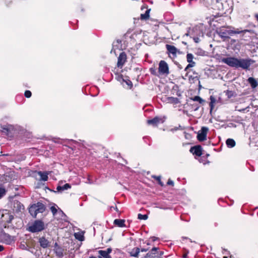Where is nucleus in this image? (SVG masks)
<instances>
[{"label": "nucleus", "instance_id": "nucleus-23", "mask_svg": "<svg viewBox=\"0 0 258 258\" xmlns=\"http://www.w3.org/2000/svg\"><path fill=\"white\" fill-rule=\"evenodd\" d=\"M37 173L40 176V180H43L44 181H46L48 180V174L46 172H43L42 171H38Z\"/></svg>", "mask_w": 258, "mask_h": 258}, {"label": "nucleus", "instance_id": "nucleus-50", "mask_svg": "<svg viewBox=\"0 0 258 258\" xmlns=\"http://www.w3.org/2000/svg\"><path fill=\"white\" fill-rule=\"evenodd\" d=\"M255 17L256 18V19L258 20V14H255Z\"/></svg>", "mask_w": 258, "mask_h": 258}, {"label": "nucleus", "instance_id": "nucleus-39", "mask_svg": "<svg viewBox=\"0 0 258 258\" xmlns=\"http://www.w3.org/2000/svg\"><path fill=\"white\" fill-rule=\"evenodd\" d=\"M158 250H159V249L157 250V251L156 252V255H159L160 257H161V256L162 255H163V254H164V251H159Z\"/></svg>", "mask_w": 258, "mask_h": 258}, {"label": "nucleus", "instance_id": "nucleus-17", "mask_svg": "<svg viewBox=\"0 0 258 258\" xmlns=\"http://www.w3.org/2000/svg\"><path fill=\"white\" fill-rule=\"evenodd\" d=\"M140 252V248L137 247H135L132 249L131 251H128V253L130 256L138 258Z\"/></svg>", "mask_w": 258, "mask_h": 258}, {"label": "nucleus", "instance_id": "nucleus-35", "mask_svg": "<svg viewBox=\"0 0 258 258\" xmlns=\"http://www.w3.org/2000/svg\"><path fill=\"white\" fill-rule=\"evenodd\" d=\"M6 193V189L3 187H0V199H1L4 195H5Z\"/></svg>", "mask_w": 258, "mask_h": 258}, {"label": "nucleus", "instance_id": "nucleus-16", "mask_svg": "<svg viewBox=\"0 0 258 258\" xmlns=\"http://www.w3.org/2000/svg\"><path fill=\"white\" fill-rule=\"evenodd\" d=\"M166 48L169 54H172L173 56L176 55L178 50L174 46L166 44Z\"/></svg>", "mask_w": 258, "mask_h": 258}, {"label": "nucleus", "instance_id": "nucleus-24", "mask_svg": "<svg viewBox=\"0 0 258 258\" xmlns=\"http://www.w3.org/2000/svg\"><path fill=\"white\" fill-rule=\"evenodd\" d=\"M226 144L228 148H233L235 145L236 143L235 141L232 139H228L226 141Z\"/></svg>", "mask_w": 258, "mask_h": 258}, {"label": "nucleus", "instance_id": "nucleus-46", "mask_svg": "<svg viewBox=\"0 0 258 258\" xmlns=\"http://www.w3.org/2000/svg\"><path fill=\"white\" fill-rule=\"evenodd\" d=\"M3 132L5 133H8L9 132V129L7 127L3 128Z\"/></svg>", "mask_w": 258, "mask_h": 258}, {"label": "nucleus", "instance_id": "nucleus-19", "mask_svg": "<svg viewBox=\"0 0 258 258\" xmlns=\"http://www.w3.org/2000/svg\"><path fill=\"white\" fill-rule=\"evenodd\" d=\"M84 232L81 231V232H78L75 233L74 236L76 239L80 241H83L85 240V237L84 236Z\"/></svg>", "mask_w": 258, "mask_h": 258}, {"label": "nucleus", "instance_id": "nucleus-21", "mask_svg": "<svg viewBox=\"0 0 258 258\" xmlns=\"http://www.w3.org/2000/svg\"><path fill=\"white\" fill-rule=\"evenodd\" d=\"M98 253L99 254L98 258H112L111 255L108 254L105 250H100L98 251Z\"/></svg>", "mask_w": 258, "mask_h": 258}, {"label": "nucleus", "instance_id": "nucleus-40", "mask_svg": "<svg viewBox=\"0 0 258 258\" xmlns=\"http://www.w3.org/2000/svg\"><path fill=\"white\" fill-rule=\"evenodd\" d=\"M167 184L168 185H171V186H174V182L170 179H169L167 182Z\"/></svg>", "mask_w": 258, "mask_h": 258}, {"label": "nucleus", "instance_id": "nucleus-1", "mask_svg": "<svg viewBox=\"0 0 258 258\" xmlns=\"http://www.w3.org/2000/svg\"><path fill=\"white\" fill-rule=\"evenodd\" d=\"M222 62L231 67L240 68L244 70L248 69L251 64L250 60L248 59H238L234 57L223 58Z\"/></svg>", "mask_w": 258, "mask_h": 258}, {"label": "nucleus", "instance_id": "nucleus-36", "mask_svg": "<svg viewBox=\"0 0 258 258\" xmlns=\"http://www.w3.org/2000/svg\"><path fill=\"white\" fill-rule=\"evenodd\" d=\"M31 95H32V93L30 91H29V90L25 91V92L24 93V96L25 97L29 98L31 97Z\"/></svg>", "mask_w": 258, "mask_h": 258}, {"label": "nucleus", "instance_id": "nucleus-43", "mask_svg": "<svg viewBox=\"0 0 258 258\" xmlns=\"http://www.w3.org/2000/svg\"><path fill=\"white\" fill-rule=\"evenodd\" d=\"M112 248H108L106 250H105L106 253H107L108 254H109L112 252Z\"/></svg>", "mask_w": 258, "mask_h": 258}, {"label": "nucleus", "instance_id": "nucleus-9", "mask_svg": "<svg viewBox=\"0 0 258 258\" xmlns=\"http://www.w3.org/2000/svg\"><path fill=\"white\" fill-rule=\"evenodd\" d=\"M208 132V128L207 127H202L201 132L197 135V139L200 142H203L207 139V135Z\"/></svg>", "mask_w": 258, "mask_h": 258}, {"label": "nucleus", "instance_id": "nucleus-6", "mask_svg": "<svg viewBox=\"0 0 258 258\" xmlns=\"http://www.w3.org/2000/svg\"><path fill=\"white\" fill-rule=\"evenodd\" d=\"M189 151L194 155L196 159H199L203 154V148L201 145L191 147Z\"/></svg>", "mask_w": 258, "mask_h": 258}, {"label": "nucleus", "instance_id": "nucleus-51", "mask_svg": "<svg viewBox=\"0 0 258 258\" xmlns=\"http://www.w3.org/2000/svg\"><path fill=\"white\" fill-rule=\"evenodd\" d=\"M89 258H96V257L95 256H92L89 257Z\"/></svg>", "mask_w": 258, "mask_h": 258}, {"label": "nucleus", "instance_id": "nucleus-3", "mask_svg": "<svg viewBox=\"0 0 258 258\" xmlns=\"http://www.w3.org/2000/svg\"><path fill=\"white\" fill-rule=\"evenodd\" d=\"M45 228L44 223L41 220L34 221L32 224L29 226L28 230L32 233H36L43 231Z\"/></svg>", "mask_w": 258, "mask_h": 258}, {"label": "nucleus", "instance_id": "nucleus-31", "mask_svg": "<svg viewBox=\"0 0 258 258\" xmlns=\"http://www.w3.org/2000/svg\"><path fill=\"white\" fill-rule=\"evenodd\" d=\"M210 100L211 101L210 102L209 106L210 107L211 111H212L214 108V103L215 102L216 100L213 96H211Z\"/></svg>", "mask_w": 258, "mask_h": 258}, {"label": "nucleus", "instance_id": "nucleus-15", "mask_svg": "<svg viewBox=\"0 0 258 258\" xmlns=\"http://www.w3.org/2000/svg\"><path fill=\"white\" fill-rule=\"evenodd\" d=\"M54 252L56 254V255L59 257L61 258L63 256V249L59 246L56 242L54 244Z\"/></svg>", "mask_w": 258, "mask_h": 258}, {"label": "nucleus", "instance_id": "nucleus-49", "mask_svg": "<svg viewBox=\"0 0 258 258\" xmlns=\"http://www.w3.org/2000/svg\"><path fill=\"white\" fill-rule=\"evenodd\" d=\"M204 156H206V158L207 159L208 157L209 156H210V154H206V155H205Z\"/></svg>", "mask_w": 258, "mask_h": 258}, {"label": "nucleus", "instance_id": "nucleus-33", "mask_svg": "<svg viewBox=\"0 0 258 258\" xmlns=\"http://www.w3.org/2000/svg\"><path fill=\"white\" fill-rule=\"evenodd\" d=\"M249 146L251 148H254V147H256L257 146L256 142L254 140V139L251 140L250 138Z\"/></svg>", "mask_w": 258, "mask_h": 258}, {"label": "nucleus", "instance_id": "nucleus-27", "mask_svg": "<svg viewBox=\"0 0 258 258\" xmlns=\"http://www.w3.org/2000/svg\"><path fill=\"white\" fill-rule=\"evenodd\" d=\"M224 92L225 93L226 96L229 99L231 98L236 96L235 93L233 91L227 90L224 91Z\"/></svg>", "mask_w": 258, "mask_h": 258}, {"label": "nucleus", "instance_id": "nucleus-37", "mask_svg": "<svg viewBox=\"0 0 258 258\" xmlns=\"http://www.w3.org/2000/svg\"><path fill=\"white\" fill-rule=\"evenodd\" d=\"M50 210L53 215H55L57 212V210L54 206H51L50 207Z\"/></svg>", "mask_w": 258, "mask_h": 258}, {"label": "nucleus", "instance_id": "nucleus-47", "mask_svg": "<svg viewBox=\"0 0 258 258\" xmlns=\"http://www.w3.org/2000/svg\"><path fill=\"white\" fill-rule=\"evenodd\" d=\"M4 249V247L3 245H0V252Z\"/></svg>", "mask_w": 258, "mask_h": 258}, {"label": "nucleus", "instance_id": "nucleus-41", "mask_svg": "<svg viewBox=\"0 0 258 258\" xmlns=\"http://www.w3.org/2000/svg\"><path fill=\"white\" fill-rule=\"evenodd\" d=\"M149 250V247H147V248L143 247V248H140V251H141V252H146V251H148Z\"/></svg>", "mask_w": 258, "mask_h": 258}, {"label": "nucleus", "instance_id": "nucleus-2", "mask_svg": "<svg viewBox=\"0 0 258 258\" xmlns=\"http://www.w3.org/2000/svg\"><path fill=\"white\" fill-rule=\"evenodd\" d=\"M45 209V206L42 203L38 202L30 207L29 212L33 217L36 218L38 213H43Z\"/></svg>", "mask_w": 258, "mask_h": 258}, {"label": "nucleus", "instance_id": "nucleus-18", "mask_svg": "<svg viewBox=\"0 0 258 258\" xmlns=\"http://www.w3.org/2000/svg\"><path fill=\"white\" fill-rule=\"evenodd\" d=\"M125 220L116 219L114 220L113 224L118 227H125Z\"/></svg>", "mask_w": 258, "mask_h": 258}, {"label": "nucleus", "instance_id": "nucleus-48", "mask_svg": "<svg viewBox=\"0 0 258 258\" xmlns=\"http://www.w3.org/2000/svg\"><path fill=\"white\" fill-rule=\"evenodd\" d=\"M183 258H187V254L186 253H185L183 255Z\"/></svg>", "mask_w": 258, "mask_h": 258}, {"label": "nucleus", "instance_id": "nucleus-4", "mask_svg": "<svg viewBox=\"0 0 258 258\" xmlns=\"http://www.w3.org/2000/svg\"><path fill=\"white\" fill-rule=\"evenodd\" d=\"M13 215L7 210L0 211V221L5 225L11 222L13 219Z\"/></svg>", "mask_w": 258, "mask_h": 258}, {"label": "nucleus", "instance_id": "nucleus-44", "mask_svg": "<svg viewBox=\"0 0 258 258\" xmlns=\"http://www.w3.org/2000/svg\"><path fill=\"white\" fill-rule=\"evenodd\" d=\"M151 239H152V241L154 242L158 239V238L155 236H152L151 237Z\"/></svg>", "mask_w": 258, "mask_h": 258}, {"label": "nucleus", "instance_id": "nucleus-11", "mask_svg": "<svg viewBox=\"0 0 258 258\" xmlns=\"http://www.w3.org/2000/svg\"><path fill=\"white\" fill-rule=\"evenodd\" d=\"M126 61V54L125 52H121L118 57L117 66L121 68Z\"/></svg>", "mask_w": 258, "mask_h": 258}, {"label": "nucleus", "instance_id": "nucleus-52", "mask_svg": "<svg viewBox=\"0 0 258 258\" xmlns=\"http://www.w3.org/2000/svg\"><path fill=\"white\" fill-rule=\"evenodd\" d=\"M221 1V0H216V2H217V3H218V2H219L220 1Z\"/></svg>", "mask_w": 258, "mask_h": 258}, {"label": "nucleus", "instance_id": "nucleus-28", "mask_svg": "<svg viewBox=\"0 0 258 258\" xmlns=\"http://www.w3.org/2000/svg\"><path fill=\"white\" fill-rule=\"evenodd\" d=\"M197 160H198L200 163H202L204 165L209 164L210 163V162L208 160V159L206 158V157L204 156H201Z\"/></svg>", "mask_w": 258, "mask_h": 258}, {"label": "nucleus", "instance_id": "nucleus-32", "mask_svg": "<svg viewBox=\"0 0 258 258\" xmlns=\"http://www.w3.org/2000/svg\"><path fill=\"white\" fill-rule=\"evenodd\" d=\"M153 177L158 182V184L160 185L161 186H164V183L161 180V177L159 176H153Z\"/></svg>", "mask_w": 258, "mask_h": 258}, {"label": "nucleus", "instance_id": "nucleus-34", "mask_svg": "<svg viewBox=\"0 0 258 258\" xmlns=\"http://www.w3.org/2000/svg\"><path fill=\"white\" fill-rule=\"evenodd\" d=\"M148 215L146 214L142 215L141 214H139L138 215V218L140 220H147L148 219Z\"/></svg>", "mask_w": 258, "mask_h": 258}, {"label": "nucleus", "instance_id": "nucleus-7", "mask_svg": "<svg viewBox=\"0 0 258 258\" xmlns=\"http://www.w3.org/2000/svg\"><path fill=\"white\" fill-rule=\"evenodd\" d=\"M194 55L192 53H188L186 55V60L189 63L186 68L184 69V71L186 72V74L185 76H188V72L187 70L192 67H194L196 65V62L193 61Z\"/></svg>", "mask_w": 258, "mask_h": 258}, {"label": "nucleus", "instance_id": "nucleus-30", "mask_svg": "<svg viewBox=\"0 0 258 258\" xmlns=\"http://www.w3.org/2000/svg\"><path fill=\"white\" fill-rule=\"evenodd\" d=\"M149 70L150 73L154 76L159 77V75H160V74L158 73V71L157 72L155 68H151Z\"/></svg>", "mask_w": 258, "mask_h": 258}, {"label": "nucleus", "instance_id": "nucleus-25", "mask_svg": "<svg viewBox=\"0 0 258 258\" xmlns=\"http://www.w3.org/2000/svg\"><path fill=\"white\" fill-rule=\"evenodd\" d=\"M71 188V185L69 183H66L63 186H58L57 190L58 191L64 190Z\"/></svg>", "mask_w": 258, "mask_h": 258}, {"label": "nucleus", "instance_id": "nucleus-20", "mask_svg": "<svg viewBox=\"0 0 258 258\" xmlns=\"http://www.w3.org/2000/svg\"><path fill=\"white\" fill-rule=\"evenodd\" d=\"M167 101L168 103L177 104L180 102L178 98L173 97H168L167 98Z\"/></svg>", "mask_w": 258, "mask_h": 258}, {"label": "nucleus", "instance_id": "nucleus-45", "mask_svg": "<svg viewBox=\"0 0 258 258\" xmlns=\"http://www.w3.org/2000/svg\"><path fill=\"white\" fill-rule=\"evenodd\" d=\"M126 84L127 85L130 86V88L133 87V84L131 81L128 80V82H126Z\"/></svg>", "mask_w": 258, "mask_h": 258}, {"label": "nucleus", "instance_id": "nucleus-14", "mask_svg": "<svg viewBox=\"0 0 258 258\" xmlns=\"http://www.w3.org/2000/svg\"><path fill=\"white\" fill-rule=\"evenodd\" d=\"M158 249V247H154L151 250L146 254L145 258H162L159 255H156V252Z\"/></svg>", "mask_w": 258, "mask_h": 258}, {"label": "nucleus", "instance_id": "nucleus-54", "mask_svg": "<svg viewBox=\"0 0 258 258\" xmlns=\"http://www.w3.org/2000/svg\"><path fill=\"white\" fill-rule=\"evenodd\" d=\"M257 208V207L255 208L254 210H255Z\"/></svg>", "mask_w": 258, "mask_h": 258}, {"label": "nucleus", "instance_id": "nucleus-22", "mask_svg": "<svg viewBox=\"0 0 258 258\" xmlns=\"http://www.w3.org/2000/svg\"><path fill=\"white\" fill-rule=\"evenodd\" d=\"M151 9H147L144 14H141L140 16V19L142 20H147L149 19Z\"/></svg>", "mask_w": 258, "mask_h": 258}, {"label": "nucleus", "instance_id": "nucleus-29", "mask_svg": "<svg viewBox=\"0 0 258 258\" xmlns=\"http://www.w3.org/2000/svg\"><path fill=\"white\" fill-rule=\"evenodd\" d=\"M194 101H198L200 104H203L205 101L199 96H195L190 98Z\"/></svg>", "mask_w": 258, "mask_h": 258}, {"label": "nucleus", "instance_id": "nucleus-38", "mask_svg": "<svg viewBox=\"0 0 258 258\" xmlns=\"http://www.w3.org/2000/svg\"><path fill=\"white\" fill-rule=\"evenodd\" d=\"M247 31H248L247 30H243V31L234 30V31H231V32L230 33V34H231V33H233V34H239V33H240L243 32H247Z\"/></svg>", "mask_w": 258, "mask_h": 258}, {"label": "nucleus", "instance_id": "nucleus-53", "mask_svg": "<svg viewBox=\"0 0 258 258\" xmlns=\"http://www.w3.org/2000/svg\"><path fill=\"white\" fill-rule=\"evenodd\" d=\"M191 76H189V77H188L189 79H191Z\"/></svg>", "mask_w": 258, "mask_h": 258}, {"label": "nucleus", "instance_id": "nucleus-12", "mask_svg": "<svg viewBox=\"0 0 258 258\" xmlns=\"http://www.w3.org/2000/svg\"><path fill=\"white\" fill-rule=\"evenodd\" d=\"M38 242L40 246L43 248H47L50 246L51 242L49 241L45 236H42L38 239Z\"/></svg>", "mask_w": 258, "mask_h": 258}, {"label": "nucleus", "instance_id": "nucleus-5", "mask_svg": "<svg viewBox=\"0 0 258 258\" xmlns=\"http://www.w3.org/2000/svg\"><path fill=\"white\" fill-rule=\"evenodd\" d=\"M169 73L167 63L165 60H161L159 63L158 73L161 75L167 76Z\"/></svg>", "mask_w": 258, "mask_h": 258}, {"label": "nucleus", "instance_id": "nucleus-13", "mask_svg": "<svg viewBox=\"0 0 258 258\" xmlns=\"http://www.w3.org/2000/svg\"><path fill=\"white\" fill-rule=\"evenodd\" d=\"M12 209L14 212L19 213L24 209V207L19 201L15 200L13 203Z\"/></svg>", "mask_w": 258, "mask_h": 258}, {"label": "nucleus", "instance_id": "nucleus-26", "mask_svg": "<svg viewBox=\"0 0 258 258\" xmlns=\"http://www.w3.org/2000/svg\"><path fill=\"white\" fill-rule=\"evenodd\" d=\"M248 81L249 83L250 84L251 87L253 88H255L257 85L256 81L252 77L249 78L248 79Z\"/></svg>", "mask_w": 258, "mask_h": 258}, {"label": "nucleus", "instance_id": "nucleus-8", "mask_svg": "<svg viewBox=\"0 0 258 258\" xmlns=\"http://www.w3.org/2000/svg\"><path fill=\"white\" fill-rule=\"evenodd\" d=\"M164 121V118L159 116H155L152 119L148 120L147 123L153 126H157L159 124L163 123Z\"/></svg>", "mask_w": 258, "mask_h": 258}, {"label": "nucleus", "instance_id": "nucleus-42", "mask_svg": "<svg viewBox=\"0 0 258 258\" xmlns=\"http://www.w3.org/2000/svg\"><path fill=\"white\" fill-rule=\"evenodd\" d=\"M193 39L196 43H198L200 42V38L198 37H194Z\"/></svg>", "mask_w": 258, "mask_h": 258}, {"label": "nucleus", "instance_id": "nucleus-10", "mask_svg": "<svg viewBox=\"0 0 258 258\" xmlns=\"http://www.w3.org/2000/svg\"><path fill=\"white\" fill-rule=\"evenodd\" d=\"M0 238L3 242L7 244H10L13 241L12 237L9 234L4 232L3 231H2L0 234Z\"/></svg>", "mask_w": 258, "mask_h": 258}]
</instances>
